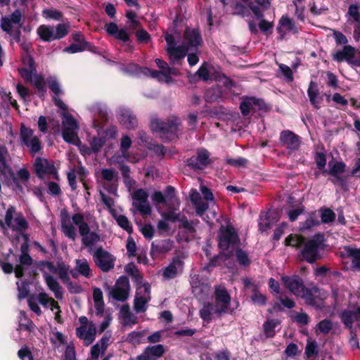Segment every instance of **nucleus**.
<instances>
[{"instance_id": "4d7b16f0", "label": "nucleus", "mask_w": 360, "mask_h": 360, "mask_svg": "<svg viewBox=\"0 0 360 360\" xmlns=\"http://www.w3.org/2000/svg\"><path fill=\"white\" fill-rule=\"evenodd\" d=\"M116 221L118 225L130 233L132 231V226L128 219L124 215H118L116 217Z\"/></svg>"}, {"instance_id": "412c9836", "label": "nucleus", "mask_w": 360, "mask_h": 360, "mask_svg": "<svg viewBox=\"0 0 360 360\" xmlns=\"http://www.w3.org/2000/svg\"><path fill=\"white\" fill-rule=\"evenodd\" d=\"M37 174L43 178L45 175H53L57 178V170L54 165L46 158H37L34 162Z\"/></svg>"}, {"instance_id": "c9c22d12", "label": "nucleus", "mask_w": 360, "mask_h": 360, "mask_svg": "<svg viewBox=\"0 0 360 360\" xmlns=\"http://www.w3.org/2000/svg\"><path fill=\"white\" fill-rule=\"evenodd\" d=\"M183 263L179 259H175L164 270L163 276L166 278H172L182 271Z\"/></svg>"}, {"instance_id": "dca6fc26", "label": "nucleus", "mask_w": 360, "mask_h": 360, "mask_svg": "<svg viewBox=\"0 0 360 360\" xmlns=\"http://www.w3.org/2000/svg\"><path fill=\"white\" fill-rule=\"evenodd\" d=\"M323 241V236L318 234L305 244L302 256L307 262L312 263L319 258L318 251L322 248Z\"/></svg>"}, {"instance_id": "a878e982", "label": "nucleus", "mask_w": 360, "mask_h": 360, "mask_svg": "<svg viewBox=\"0 0 360 360\" xmlns=\"http://www.w3.org/2000/svg\"><path fill=\"white\" fill-rule=\"evenodd\" d=\"M285 287L295 295H300L303 290V282L297 276H283L281 278Z\"/></svg>"}, {"instance_id": "a211bd4d", "label": "nucleus", "mask_w": 360, "mask_h": 360, "mask_svg": "<svg viewBox=\"0 0 360 360\" xmlns=\"http://www.w3.org/2000/svg\"><path fill=\"white\" fill-rule=\"evenodd\" d=\"M148 198V193L142 188L138 189L132 193V205L142 214L149 215L151 213V207Z\"/></svg>"}, {"instance_id": "f704fd0d", "label": "nucleus", "mask_w": 360, "mask_h": 360, "mask_svg": "<svg viewBox=\"0 0 360 360\" xmlns=\"http://www.w3.org/2000/svg\"><path fill=\"white\" fill-rule=\"evenodd\" d=\"M93 113V124L95 127H100L101 123L107 120V111L104 106L96 105L91 108Z\"/></svg>"}, {"instance_id": "f03ea898", "label": "nucleus", "mask_w": 360, "mask_h": 360, "mask_svg": "<svg viewBox=\"0 0 360 360\" xmlns=\"http://www.w3.org/2000/svg\"><path fill=\"white\" fill-rule=\"evenodd\" d=\"M167 52L172 63H177L184 58L186 53L198 47L202 42L199 32L195 29H186L184 33V45L175 46L174 38L171 34H166Z\"/></svg>"}, {"instance_id": "cd10ccee", "label": "nucleus", "mask_w": 360, "mask_h": 360, "mask_svg": "<svg viewBox=\"0 0 360 360\" xmlns=\"http://www.w3.org/2000/svg\"><path fill=\"white\" fill-rule=\"evenodd\" d=\"M27 244H23L21 246L22 255H20V264L17 265L14 269V272L17 278H21L23 276V266H30L32 262V259L27 253Z\"/></svg>"}, {"instance_id": "37998d69", "label": "nucleus", "mask_w": 360, "mask_h": 360, "mask_svg": "<svg viewBox=\"0 0 360 360\" xmlns=\"http://www.w3.org/2000/svg\"><path fill=\"white\" fill-rule=\"evenodd\" d=\"M320 224L319 215L316 212L310 213L306 220L302 224L300 229L308 230Z\"/></svg>"}, {"instance_id": "0e129e2a", "label": "nucleus", "mask_w": 360, "mask_h": 360, "mask_svg": "<svg viewBox=\"0 0 360 360\" xmlns=\"http://www.w3.org/2000/svg\"><path fill=\"white\" fill-rule=\"evenodd\" d=\"M226 162L231 165L234 167H245L248 163V160L244 158H228L226 159Z\"/></svg>"}, {"instance_id": "6ab92c4d", "label": "nucleus", "mask_w": 360, "mask_h": 360, "mask_svg": "<svg viewBox=\"0 0 360 360\" xmlns=\"http://www.w3.org/2000/svg\"><path fill=\"white\" fill-rule=\"evenodd\" d=\"M12 177L13 188L16 193H22L25 190L29 191V180L30 174L25 168H22L14 174L11 171V173H6Z\"/></svg>"}, {"instance_id": "2eb2a0df", "label": "nucleus", "mask_w": 360, "mask_h": 360, "mask_svg": "<svg viewBox=\"0 0 360 360\" xmlns=\"http://www.w3.org/2000/svg\"><path fill=\"white\" fill-rule=\"evenodd\" d=\"M41 270L49 290L53 292L56 299L61 300L63 298L62 288L57 280L49 274V272L55 274L56 272V267L51 262H45L41 264Z\"/></svg>"}, {"instance_id": "f257e3e1", "label": "nucleus", "mask_w": 360, "mask_h": 360, "mask_svg": "<svg viewBox=\"0 0 360 360\" xmlns=\"http://www.w3.org/2000/svg\"><path fill=\"white\" fill-rule=\"evenodd\" d=\"M60 219L62 231L70 239L75 240L77 227L82 237V243L85 247L91 248L100 241V236L95 231H90V227L84 221L83 214L75 213L70 215L67 210L63 209L60 211Z\"/></svg>"}, {"instance_id": "8fccbe9b", "label": "nucleus", "mask_w": 360, "mask_h": 360, "mask_svg": "<svg viewBox=\"0 0 360 360\" xmlns=\"http://www.w3.org/2000/svg\"><path fill=\"white\" fill-rule=\"evenodd\" d=\"M321 222L323 224L330 223L334 221L335 214L333 210L328 208H322L320 210Z\"/></svg>"}, {"instance_id": "7c9ffc66", "label": "nucleus", "mask_w": 360, "mask_h": 360, "mask_svg": "<svg viewBox=\"0 0 360 360\" xmlns=\"http://www.w3.org/2000/svg\"><path fill=\"white\" fill-rule=\"evenodd\" d=\"M356 53V49L351 46H345L342 51H338L333 54V59L341 62L346 60L349 63H354L353 58Z\"/></svg>"}, {"instance_id": "aec40b11", "label": "nucleus", "mask_w": 360, "mask_h": 360, "mask_svg": "<svg viewBox=\"0 0 360 360\" xmlns=\"http://www.w3.org/2000/svg\"><path fill=\"white\" fill-rule=\"evenodd\" d=\"M167 195L160 191H155L151 196L152 200L155 204L164 203L168 208L176 209V207H179V202L175 198L174 195V190L172 187L168 186L166 190Z\"/></svg>"}, {"instance_id": "774afa93", "label": "nucleus", "mask_w": 360, "mask_h": 360, "mask_svg": "<svg viewBox=\"0 0 360 360\" xmlns=\"http://www.w3.org/2000/svg\"><path fill=\"white\" fill-rule=\"evenodd\" d=\"M116 176V172L112 169H103L101 170V177L107 181H112Z\"/></svg>"}, {"instance_id": "de8ad7c7", "label": "nucleus", "mask_w": 360, "mask_h": 360, "mask_svg": "<svg viewBox=\"0 0 360 360\" xmlns=\"http://www.w3.org/2000/svg\"><path fill=\"white\" fill-rule=\"evenodd\" d=\"M295 6V15L302 22L304 21L305 2L304 0H295L293 1Z\"/></svg>"}, {"instance_id": "9b49d317", "label": "nucleus", "mask_w": 360, "mask_h": 360, "mask_svg": "<svg viewBox=\"0 0 360 360\" xmlns=\"http://www.w3.org/2000/svg\"><path fill=\"white\" fill-rule=\"evenodd\" d=\"M79 125L76 120L70 114L63 112V137L70 143L79 145L80 143L77 136Z\"/></svg>"}, {"instance_id": "72a5a7b5", "label": "nucleus", "mask_w": 360, "mask_h": 360, "mask_svg": "<svg viewBox=\"0 0 360 360\" xmlns=\"http://www.w3.org/2000/svg\"><path fill=\"white\" fill-rule=\"evenodd\" d=\"M110 337L104 335L91 349V354L93 359H98L100 354H103L110 342Z\"/></svg>"}, {"instance_id": "5701e85b", "label": "nucleus", "mask_w": 360, "mask_h": 360, "mask_svg": "<svg viewBox=\"0 0 360 360\" xmlns=\"http://www.w3.org/2000/svg\"><path fill=\"white\" fill-rule=\"evenodd\" d=\"M36 296L37 297L39 303H40L44 307H49L55 314L56 321L60 323L62 321L61 316L60 314L61 311L60 309V307L58 306V302L55 301L52 297H50L45 292H41Z\"/></svg>"}, {"instance_id": "e433bc0d", "label": "nucleus", "mask_w": 360, "mask_h": 360, "mask_svg": "<svg viewBox=\"0 0 360 360\" xmlns=\"http://www.w3.org/2000/svg\"><path fill=\"white\" fill-rule=\"evenodd\" d=\"M321 292L320 289L316 287H313L311 289H306L303 287V290H302V292L299 296L304 298L307 304L320 307V304H318L317 302L314 300V296H316V294H321Z\"/></svg>"}, {"instance_id": "b1692460", "label": "nucleus", "mask_w": 360, "mask_h": 360, "mask_svg": "<svg viewBox=\"0 0 360 360\" xmlns=\"http://www.w3.org/2000/svg\"><path fill=\"white\" fill-rule=\"evenodd\" d=\"M165 353V348L162 345L147 347L143 352L135 359L131 360H157Z\"/></svg>"}, {"instance_id": "a19ab883", "label": "nucleus", "mask_w": 360, "mask_h": 360, "mask_svg": "<svg viewBox=\"0 0 360 360\" xmlns=\"http://www.w3.org/2000/svg\"><path fill=\"white\" fill-rule=\"evenodd\" d=\"M328 169H324L323 174H328L335 177H338L340 174H342L346 168V165L342 162L330 161L328 163Z\"/></svg>"}, {"instance_id": "bf43d9fd", "label": "nucleus", "mask_w": 360, "mask_h": 360, "mask_svg": "<svg viewBox=\"0 0 360 360\" xmlns=\"http://www.w3.org/2000/svg\"><path fill=\"white\" fill-rule=\"evenodd\" d=\"M162 217L167 221H170L172 222H176L177 221H181V219H183L184 217H181L180 213H176L172 210H168L162 213Z\"/></svg>"}, {"instance_id": "f3484780", "label": "nucleus", "mask_w": 360, "mask_h": 360, "mask_svg": "<svg viewBox=\"0 0 360 360\" xmlns=\"http://www.w3.org/2000/svg\"><path fill=\"white\" fill-rule=\"evenodd\" d=\"M219 238V246L223 250L235 248L238 241L235 229L229 226H221Z\"/></svg>"}, {"instance_id": "f8f14e48", "label": "nucleus", "mask_w": 360, "mask_h": 360, "mask_svg": "<svg viewBox=\"0 0 360 360\" xmlns=\"http://www.w3.org/2000/svg\"><path fill=\"white\" fill-rule=\"evenodd\" d=\"M180 124L179 118L176 117H170L167 122H163L158 118H153L150 127L154 131L160 132L165 135L169 134L167 138L172 139L175 136Z\"/></svg>"}, {"instance_id": "680f3d73", "label": "nucleus", "mask_w": 360, "mask_h": 360, "mask_svg": "<svg viewBox=\"0 0 360 360\" xmlns=\"http://www.w3.org/2000/svg\"><path fill=\"white\" fill-rule=\"evenodd\" d=\"M28 305L30 308V309L36 313L37 314L39 315L41 312L40 307L38 305L39 301L37 300V297L36 295H32L29 297L28 300Z\"/></svg>"}, {"instance_id": "58836bf2", "label": "nucleus", "mask_w": 360, "mask_h": 360, "mask_svg": "<svg viewBox=\"0 0 360 360\" xmlns=\"http://www.w3.org/2000/svg\"><path fill=\"white\" fill-rule=\"evenodd\" d=\"M75 270L85 278L92 276V270L90 267V264L85 258L76 259Z\"/></svg>"}, {"instance_id": "052dcab7", "label": "nucleus", "mask_w": 360, "mask_h": 360, "mask_svg": "<svg viewBox=\"0 0 360 360\" xmlns=\"http://www.w3.org/2000/svg\"><path fill=\"white\" fill-rule=\"evenodd\" d=\"M56 272L55 274H58L59 277L64 283H68V281H69L68 266L60 264L58 268L56 267Z\"/></svg>"}, {"instance_id": "ea45409f", "label": "nucleus", "mask_w": 360, "mask_h": 360, "mask_svg": "<svg viewBox=\"0 0 360 360\" xmlns=\"http://www.w3.org/2000/svg\"><path fill=\"white\" fill-rule=\"evenodd\" d=\"M120 319L124 326H132L136 323L137 318L130 312L128 306H122L120 311Z\"/></svg>"}, {"instance_id": "39448f33", "label": "nucleus", "mask_w": 360, "mask_h": 360, "mask_svg": "<svg viewBox=\"0 0 360 360\" xmlns=\"http://www.w3.org/2000/svg\"><path fill=\"white\" fill-rule=\"evenodd\" d=\"M0 226L8 236L18 237L28 228V223L21 213L16 212L13 207H9L5 214L4 223L0 220Z\"/></svg>"}, {"instance_id": "79ce46f5", "label": "nucleus", "mask_w": 360, "mask_h": 360, "mask_svg": "<svg viewBox=\"0 0 360 360\" xmlns=\"http://www.w3.org/2000/svg\"><path fill=\"white\" fill-rule=\"evenodd\" d=\"M341 318L346 326L351 327L355 320H360V307H357L354 311H345L342 312Z\"/></svg>"}, {"instance_id": "5fc2aeb1", "label": "nucleus", "mask_w": 360, "mask_h": 360, "mask_svg": "<svg viewBox=\"0 0 360 360\" xmlns=\"http://www.w3.org/2000/svg\"><path fill=\"white\" fill-rule=\"evenodd\" d=\"M144 331H133L127 336V341L132 344H139L144 337Z\"/></svg>"}, {"instance_id": "473e14b6", "label": "nucleus", "mask_w": 360, "mask_h": 360, "mask_svg": "<svg viewBox=\"0 0 360 360\" xmlns=\"http://www.w3.org/2000/svg\"><path fill=\"white\" fill-rule=\"evenodd\" d=\"M262 101L255 98H246L240 103V108L243 115H248L251 110H255L256 107L262 108Z\"/></svg>"}, {"instance_id": "49530a36", "label": "nucleus", "mask_w": 360, "mask_h": 360, "mask_svg": "<svg viewBox=\"0 0 360 360\" xmlns=\"http://www.w3.org/2000/svg\"><path fill=\"white\" fill-rule=\"evenodd\" d=\"M7 155V149L4 146L0 147V174L6 175V173H11V168L6 161Z\"/></svg>"}, {"instance_id": "7ed1b4c3", "label": "nucleus", "mask_w": 360, "mask_h": 360, "mask_svg": "<svg viewBox=\"0 0 360 360\" xmlns=\"http://www.w3.org/2000/svg\"><path fill=\"white\" fill-rule=\"evenodd\" d=\"M124 271L136 284L134 309L136 312H143L146 310V304L150 300V286L148 283L142 282V276L133 263L126 265Z\"/></svg>"}, {"instance_id": "6e6552de", "label": "nucleus", "mask_w": 360, "mask_h": 360, "mask_svg": "<svg viewBox=\"0 0 360 360\" xmlns=\"http://www.w3.org/2000/svg\"><path fill=\"white\" fill-rule=\"evenodd\" d=\"M25 67L19 69V72L25 80L32 82L41 95L46 91V87L44 79L36 74L34 61L30 56L27 54L22 59Z\"/></svg>"}, {"instance_id": "09e8293b", "label": "nucleus", "mask_w": 360, "mask_h": 360, "mask_svg": "<svg viewBox=\"0 0 360 360\" xmlns=\"http://www.w3.org/2000/svg\"><path fill=\"white\" fill-rule=\"evenodd\" d=\"M280 323L276 319H268L264 324V331L267 337L271 338L275 335V328Z\"/></svg>"}, {"instance_id": "c03bdc74", "label": "nucleus", "mask_w": 360, "mask_h": 360, "mask_svg": "<svg viewBox=\"0 0 360 360\" xmlns=\"http://www.w3.org/2000/svg\"><path fill=\"white\" fill-rule=\"evenodd\" d=\"M345 250L347 255L351 258L353 266L360 269V248L345 247Z\"/></svg>"}, {"instance_id": "4468645a", "label": "nucleus", "mask_w": 360, "mask_h": 360, "mask_svg": "<svg viewBox=\"0 0 360 360\" xmlns=\"http://www.w3.org/2000/svg\"><path fill=\"white\" fill-rule=\"evenodd\" d=\"M79 321L80 326L76 329V334L83 340L85 345H89L96 338V325L92 321H89L86 316H81Z\"/></svg>"}, {"instance_id": "393cba45", "label": "nucleus", "mask_w": 360, "mask_h": 360, "mask_svg": "<svg viewBox=\"0 0 360 360\" xmlns=\"http://www.w3.org/2000/svg\"><path fill=\"white\" fill-rule=\"evenodd\" d=\"M280 139L282 144L290 150H297L300 148V137L290 131L286 130L281 132Z\"/></svg>"}, {"instance_id": "4c0bfd02", "label": "nucleus", "mask_w": 360, "mask_h": 360, "mask_svg": "<svg viewBox=\"0 0 360 360\" xmlns=\"http://www.w3.org/2000/svg\"><path fill=\"white\" fill-rule=\"evenodd\" d=\"M180 222L181 224L179 225V233L186 234V236H184V239L185 240H188L193 238L195 231L194 228V222L189 221L186 217H184L183 219H181Z\"/></svg>"}, {"instance_id": "4be33fe9", "label": "nucleus", "mask_w": 360, "mask_h": 360, "mask_svg": "<svg viewBox=\"0 0 360 360\" xmlns=\"http://www.w3.org/2000/svg\"><path fill=\"white\" fill-rule=\"evenodd\" d=\"M211 162L210 153L205 149H200L196 156L191 157L188 160V165L194 169H202Z\"/></svg>"}, {"instance_id": "20e7f679", "label": "nucleus", "mask_w": 360, "mask_h": 360, "mask_svg": "<svg viewBox=\"0 0 360 360\" xmlns=\"http://www.w3.org/2000/svg\"><path fill=\"white\" fill-rule=\"evenodd\" d=\"M231 297L224 287L218 286L215 290L214 304H207L200 309V314L204 321H210L212 315L221 314L229 311Z\"/></svg>"}, {"instance_id": "9d476101", "label": "nucleus", "mask_w": 360, "mask_h": 360, "mask_svg": "<svg viewBox=\"0 0 360 360\" xmlns=\"http://www.w3.org/2000/svg\"><path fill=\"white\" fill-rule=\"evenodd\" d=\"M68 27L65 24H58L56 27L41 25L37 28V33L43 41H51L66 36Z\"/></svg>"}, {"instance_id": "69168bd1", "label": "nucleus", "mask_w": 360, "mask_h": 360, "mask_svg": "<svg viewBox=\"0 0 360 360\" xmlns=\"http://www.w3.org/2000/svg\"><path fill=\"white\" fill-rule=\"evenodd\" d=\"M252 302L257 304L263 305L266 302V297L264 295L254 289L253 295L251 297Z\"/></svg>"}, {"instance_id": "e2e57ef3", "label": "nucleus", "mask_w": 360, "mask_h": 360, "mask_svg": "<svg viewBox=\"0 0 360 360\" xmlns=\"http://www.w3.org/2000/svg\"><path fill=\"white\" fill-rule=\"evenodd\" d=\"M271 214H272L271 212H269L264 217H260L259 226V229L262 231H266L267 229H269L271 227V223L269 221V218L271 217Z\"/></svg>"}, {"instance_id": "0eeeda50", "label": "nucleus", "mask_w": 360, "mask_h": 360, "mask_svg": "<svg viewBox=\"0 0 360 360\" xmlns=\"http://www.w3.org/2000/svg\"><path fill=\"white\" fill-rule=\"evenodd\" d=\"M23 25V15L20 10H15L10 15L1 18V27L15 41L20 39V28Z\"/></svg>"}, {"instance_id": "1a4fd4ad", "label": "nucleus", "mask_w": 360, "mask_h": 360, "mask_svg": "<svg viewBox=\"0 0 360 360\" xmlns=\"http://www.w3.org/2000/svg\"><path fill=\"white\" fill-rule=\"evenodd\" d=\"M20 141L32 155L41 150V141L39 137L34 134V130L23 124L20 127Z\"/></svg>"}, {"instance_id": "a18cd8bd", "label": "nucleus", "mask_w": 360, "mask_h": 360, "mask_svg": "<svg viewBox=\"0 0 360 360\" xmlns=\"http://www.w3.org/2000/svg\"><path fill=\"white\" fill-rule=\"evenodd\" d=\"M307 93L311 103L316 108H319V104L320 103L321 98L319 96V94L317 89V86L314 82H311L310 83Z\"/></svg>"}, {"instance_id": "bb28decb", "label": "nucleus", "mask_w": 360, "mask_h": 360, "mask_svg": "<svg viewBox=\"0 0 360 360\" xmlns=\"http://www.w3.org/2000/svg\"><path fill=\"white\" fill-rule=\"evenodd\" d=\"M118 120L120 123L126 129H134L137 125L136 117L129 109H120Z\"/></svg>"}, {"instance_id": "13d9d810", "label": "nucleus", "mask_w": 360, "mask_h": 360, "mask_svg": "<svg viewBox=\"0 0 360 360\" xmlns=\"http://www.w3.org/2000/svg\"><path fill=\"white\" fill-rule=\"evenodd\" d=\"M111 294L115 300L120 301L125 300L128 296V292L125 290L116 286L112 290Z\"/></svg>"}, {"instance_id": "ddd939ff", "label": "nucleus", "mask_w": 360, "mask_h": 360, "mask_svg": "<svg viewBox=\"0 0 360 360\" xmlns=\"http://www.w3.org/2000/svg\"><path fill=\"white\" fill-rule=\"evenodd\" d=\"M95 264L103 272H108L115 267L116 257L102 247L97 248L92 253Z\"/></svg>"}, {"instance_id": "c85d7f7f", "label": "nucleus", "mask_w": 360, "mask_h": 360, "mask_svg": "<svg viewBox=\"0 0 360 360\" xmlns=\"http://www.w3.org/2000/svg\"><path fill=\"white\" fill-rule=\"evenodd\" d=\"M197 74L204 81L208 79L219 80L222 77L219 72L216 71L213 66L207 64L202 65L198 70Z\"/></svg>"}, {"instance_id": "3c124183", "label": "nucleus", "mask_w": 360, "mask_h": 360, "mask_svg": "<svg viewBox=\"0 0 360 360\" xmlns=\"http://www.w3.org/2000/svg\"><path fill=\"white\" fill-rule=\"evenodd\" d=\"M51 341L56 347L65 345L67 343L66 338L60 332H52Z\"/></svg>"}, {"instance_id": "c756f323", "label": "nucleus", "mask_w": 360, "mask_h": 360, "mask_svg": "<svg viewBox=\"0 0 360 360\" xmlns=\"http://www.w3.org/2000/svg\"><path fill=\"white\" fill-rule=\"evenodd\" d=\"M277 30L282 38L287 33L291 32L295 34L297 32V28L294 22L287 16H283L280 19Z\"/></svg>"}, {"instance_id": "338daca9", "label": "nucleus", "mask_w": 360, "mask_h": 360, "mask_svg": "<svg viewBox=\"0 0 360 360\" xmlns=\"http://www.w3.org/2000/svg\"><path fill=\"white\" fill-rule=\"evenodd\" d=\"M43 16L46 18H52L54 20H60L62 15L55 9H47L43 11Z\"/></svg>"}, {"instance_id": "2f4dec72", "label": "nucleus", "mask_w": 360, "mask_h": 360, "mask_svg": "<svg viewBox=\"0 0 360 360\" xmlns=\"http://www.w3.org/2000/svg\"><path fill=\"white\" fill-rule=\"evenodd\" d=\"M190 198L195 205L197 214L203 217L205 212L208 209V204L202 200L199 193L196 190H191Z\"/></svg>"}, {"instance_id": "423d86ee", "label": "nucleus", "mask_w": 360, "mask_h": 360, "mask_svg": "<svg viewBox=\"0 0 360 360\" xmlns=\"http://www.w3.org/2000/svg\"><path fill=\"white\" fill-rule=\"evenodd\" d=\"M155 63L161 70L160 71L151 70L147 68H139L136 64L130 65L125 70L131 74L150 76L160 82L169 83L171 82V76L176 75V71L174 69L170 68L167 63L162 59L157 58Z\"/></svg>"}, {"instance_id": "6e6d98bb", "label": "nucleus", "mask_w": 360, "mask_h": 360, "mask_svg": "<svg viewBox=\"0 0 360 360\" xmlns=\"http://www.w3.org/2000/svg\"><path fill=\"white\" fill-rule=\"evenodd\" d=\"M359 10V6L358 5L352 4L349 6L347 12L349 17L356 22H360V13Z\"/></svg>"}, {"instance_id": "603ef678", "label": "nucleus", "mask_w": 360, "mask_h": 360, "mask_svg": "<svg viewBox=\"0 0 360 360\" xmlns=\"http://www.w3.org/2000/svg\"><path fill=\"white\" fill-rule=\"evenodd\" d=\"M200 191L203 195L204 198L207 201V203L208 204V207L211 206L212 208H213L215 205V202L214 200V195L212 191L205 186H200Z\"/></svg>"}, {"instance_id": "864d4df0", "label": "nucleus", "mask_w": 360, "mask_h": 360, "mask_svg": "<svg viewBox=\"0 0 360 360\" xmlns=\"http://www.w3.org/2000/svg\"><path fill=\"white\" fill-rule=\"evenodd\" d=\"M304 242V238L301 236L298 235H290L285 239V245L292 246V247H298Z\"/></svg>"}]
</instances>
